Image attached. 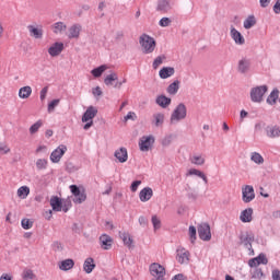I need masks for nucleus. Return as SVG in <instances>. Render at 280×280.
I'll list each match as a JSON object with an SVG mask.
<instances>
[{"label":"nucleus","mask_w":280,"mask_h":280,"mask_svg":"<svg viewBox=\"0 0 280 280\" xmlns=\"http://www.w3.org/2000/svg\"><path fill=\"white\" fill-rule=\"evenodd\" d=\"M32 95V86L26 85L19 90V98L20 100H27Z\"/></svg>","instance_id":"33"},{"label":"nucleus","mask_w":280,"mask_h":280,"mask_svg":"<svg viewBox=\"0 0 280 280\" xmlns=\"http://www.w3.org/2000/svg\"><path fill=\"white\" fill-rule=\"evenodd\" d=\"M82 32V25L81 24H73L68 28V33L67 36L68 38L71 39H75L78 40V38H80V34Z\"/></svg>","instance_id":"13"},{"label":"nucleus","mask_w":280,"mask_h":280,"mask_svg":"<svg viewBox=\"0 0 280 280\" xmlns=\"http://www.w3.org/2000/svg\"><path fill=\"white\" fill-rule=\"evenodd\" d=\"M160 27H170L172 25V19L170 18H162L159 22Z\"/></svg>","instance_id":"52"},{"label":"nucleus","mask_w":280,"mask_h":280,"mask_svg":"<svg viewBox=\"0 0 280 280\" xmlns=\"http://www.w3.org/2000/svg\"><path fill=\"white\" fill-rule=\"evenodd\" d=\"M230 36L232 40H234L235 45H246V38H244V35H242V33L237 31L234 26L230 27Z\"/></svg>","instance_id":"11"},{"label":"nucleus","mask_w":280,"mask_h":280,"mask_svg":"<svg viewBox=\"0 0 280 280\" xmlns=\"http://www.w3.org/2000/svg\"><path fill=\"white\" fill-rule=\"evenodd\" d=\"M272 279L273 280H280V270L279 269H275L272 271Z\"/></svg>","instance_id":"64"},{"label":"nucleus","mask_w":280,"mask_h":280,"mask_svg":"<svg viewBox=\"0 0 280 280\" xmlns=\"http://www.w3.org/2000/svg\"><path fill=\"white\" fill-rule=\"evenodd\" d=\"M62 32H67V25L63 22H57L54 24V33L62 34Z\"/></svg>","instance_id":"40"},{"label":"nucleus","mask_w":280,"mask_h":280,"mask_svg":"<svg viewBox=\"0 0 280 280\" xmlns=\"http://www.w3.org/2000/svg\"><path fill=\"white\" fill-rule=\"evenodd\" d=\"M268 93V85H259L250 90V100L256 104L264 102V96Z\"/></svg>","instance_id":"5"},{"label":"nucleus","mask_w":280,"mask_h":280,"mask_svg":"<svg viewBox=\"0 0 280 280\" xmlns=\"http://www.w3.org/2000/svg\"><path fill=\"white\" fill-rule=\"evenodd\" d=\"M119 237L120 240H122L125 246H127V248H132L135 244V241L132 240V236H130V234L128 232H119Z\"/></svg>","instance_id":"26"},{"label":"nucleus","mask_w":280,"mask_h":280,"mask_svg":"<svg viewBox=\"0 0 280 280\" xmlns=\"http://www.w3.org/2000/svg\"><path fill=\"white\" fill-rule=\"evenodd\" d=\"M58 266H59V270L67 272L69 270H72L73 266H75V261H73V259L71 258H68L59 261Z\"/></svg>","instance_id":"21"},{"label":"nucleus","mask_w":280,"mask_h":280,"mask_svg":"<svg viewBox=\"0 0 280 280\" xmlns=\"http://www.w3.org/2000/svg\"><path fill=\"white\" fill-rule=\"evenodd\" d=\"M155 104H158V106L161 108H167V106L172 104V98L161 94L155 98Z\"/></svg>","instance_id":"23"},{"label":"nucleus","mask_w":280,"mask_h":280,"mask_svg":"<svg viewBox=\"0 0 280 280\" xmlns=\"http://www.w3.org/2000/svg\"><path fill=\"white\" fill-rule=\"evenodd\" d=\"M250 161H253V163H256V165H264V156H261V154L257 152H252Z\"/></svg>","instance_id":"38"},{"label":"nucleus","mask_w":280,"mask_h":280,"mask_svg":"<svg viewBox=\"0 0 280 280\" xmlns=\"http://www.w3.org/2000/svg\"><path fill=\"white\" fill-rule=\"evenodd\" d=\"M264 278V271L259 268H255L252 271V279H261Z\"/></svg>","instance_id":"49"},{"label":"nucleus","mask_w":280,"mask_h":280,"mask_svg":"<svg viewBox=\"0 0 280 280\" xmlns=\"http://www.w3.org/2000/svg\"><path fill=\"white\" fill-rule=\"evenodd\" d=\"M189 176H198L199 178H201L203 180V183L207 185V183H209V179L207 178V175H205V173H202V171L198 170V168H190L186 174L185 177L189 178Z\"/></svg>","instance_id":"20"},{"label":"nucleus","mask_w":280,"mask_h":280,"mask_svg":"<svg viewBox=\"0 0 280 280\" xmlns=\"http://www.w3.org/2000/svg\"><path fill=\"white\" fill-rule=\"evenodd\" d=\"M165 121V114L158 113L153 115L152 125L155 126V128H161Z\"/></svg>","instance_id":"31"},{"label":"nucleus","mask_w":280,"mask_h":280,"mask_svg":"<svg viewBox=\"0 0 280 280\" xmlns=\"http://www.w3.org/2000/svg\"><path fill=\"white\" fill-rule=\"evenodd\" d=\"M266 135L269 139H279L280 138V127L278 125L267 126Z\"/></svg>","instance_id":"16"},{"label":"nucleus","mask_w":280,"mask_h":280,"mask_svg":"<svg viewBox=\"0 0 280 280\" xmlns=\"http://www.w3.org/2000/svg\"><path fill=\"white\" fill-rule=\"evenodd\" d=\"M179 89H180V81L175 80L173 83H171L166 88V92L168 93V95H176V93H178Z\"/></svg>","instance_id":"32"},{"label":"nucleus","mask_w":280,"mask_h":280,"mask_svg":"<svg viewBox=\"0 0 280 280\" xmlns=\"http://www.w3.org/2000/svg\"><path fill=\"white\" fill-rule=\"evenodd\" d=\"M70 191L74 196V198L78 197V195H80L82 192L80 190V187H78L77 185H71L70 186Z\"/></svg>","instance_id":"58"},{"label":"nucleus","mask_w":280,"mask_h":280,"mask_svg":"<svg viewBox=\"0 0 280 280\" xmlns=\"http://www.w3.org/2000/svg\"><path fill=\"white\" fill-rule=\"evenodd\" d=\"M175 73L176 70L173 67H163L160 70L159 75L161 80H167V78H172V75H174Z\"/></svg>","instance_id":"22"},{"label":"nucleus","mask_w":280,"mask_h":280,"mask_svg":"<svg viewBox=\"0 0 280 280\" xmlns=\"http://www.w3.org/2000/svg\"><path fill=\"white\" fill-rule=\"evenodd\" d=\"M27 30L30 32V36H32L33 38H36V39L43 38V28H38L34 25H28Z\"/></svg>","instance_id":"28"},{"label":"nucleus","mask_w":280,"mask_h":280,"mask_svg":"<svg viewBox=\"0 0 280 280\" xmlns=\"http://www.w3.org/2000/svg\"><path fill=\"white\" fill-rule=\"evenodd\" d=\"M257 25V20L255 19V15H249L243 23V27L245 30H250L252 27H255Z\"/></svg>","instance_id":"35"},{"label":"nucleus","mask_w":280,"mask_h":280,"mask_svg":"<svg viewBox=\"0 0 280 280\" xmlns=\"http://www.w3.org/2000/svg\"><path fill=\"white\" fill-rule=\"evenodd\" d=\"M69 209H71V201H66L62 203L61 207V211H63L65 213H67V211H69Z\"/></svg>","instance_id":"62"},{"label":"nucleus","mask_w":280,"mask_h":280,"mask_svg":"<svg viewBox=\"0 0 280 280\" xmlns=\"http://www.w3.org/2000/svg\"><path fill=\"white\" fill-rule=\"evenodd\" d=\"M58 104H60V100L59 98H56V100L51 101L48 104V113H54V110H56V106H58Z\"/></svg>","instance_id":"54"},{"label":"nucleus","mask_w":280,"mask_h":280,"mask_svg":"<svg viewBox=\"0 0 280 280\" xmlns=\"http://www.w3.org/2000/svg\"><path fill=\"white\" fill-rule=\"evenodd\" d=\"M198 235L202 242H211V226L209 223H201L197 226Z\"/></svg>","instance_id":"6"},{"label":"nucleus","mask_w":280,"mask_h":280,"mask_svg":"<svg viewBox=\"0 0 280 280\" xmlns=\"http://www.w3.org/2000/svg\"><path fill=\"white\" fill-rule=\"evenodd\" d=\"M129 119L131 121H136L137 120V114L135 112H129L125 117H124V121H129Z\"/></svg>","instance_id":"57"},{"label":"nucleus","mask_w":280,"mask_h":280,"mask_svg":"<svg viewBox=\"0 0 280 280\" xmlns=\"http://www.w3.org/2000/svg\"><path fill=\"white\" fill-rule=\"evenodd\" d=\"M190 163H191L192 165H199V166H201V165H203V164L206 163V160H205V158H203L202 155H192V156L190 158Z\"/></svg>","instance_id":"41"},{"label":"nucleus","mask_w":280,"mask_h":280,"mask_svg":"<svg viewBox=\"0 0 280 280\" xmlns=\"http://www.w3.org/2000/svg\"><path fill=\"white\" fill-rule=\"evenodd\" d=\"M67 152V145L61 144L59 145L55 151L50 154V161L52 163H60V159L65 156V153Z\"/></svg>","instance_id":"12"},{"label":"nucleus","mask_w":280,"mask_h":280,"mask_svg":"<svg viewBox=\"0 0 280 280\" xmlns=\"http://www.w3.org/2000/svg\"><path fill=\"white\" fill-rule=\"evenodd\" d=\"M165 60H167V57L165 55H160L158 56L154 60H153V69H159V67H161V65H163V62H165Z\"/></svg>","instance_id":"42"},{"label":"nucleus","mask_w":280,"mask_h":280,"mask_svg":"<svg viewBox=\"0 0 280 280\" xmlns=\"http://www.w3.org/2000/svg\"><path fill=\"white\" fill-rule=\"evenodd\" d=\"M117 80H119V77L117 75L116 72H110L109 74H107L104 79V84L105 86H114L115 84L114 82H117Z\"/></svg>","instance_id":"29"},{"label":"nucleus","mask_w":280,"mask_h":280,"mask_svg":"<svg viewBox=\"0 0 280 280\" xmlns=\"http://www.w3.org/2000/svg\"><path fill=\"white\" fill-rule=\"evenodd\" d=\"M10 147L5 142H0V154H9Z\"/></svg>","instance_id":"56"},{"label":"nucleus","mask_w":280,"mask_h":280,"mask_svg":"<svg viewBox=\"0 0 280 280\" xmlns=\"http://www.w3.org/2000/svg\"><path fill=\"white\" fill-rule=\"evenodd\" d=\"M176 259L178 264H189V252L185 248L177 249Z\"/></svg>","instance_id":"17"},{"label":"nucleus","mask_w":280,"mask_h":280,"mask_svg":"<svg viewBox=\"0 0 280 280\" xmlns=\"http://www.w3.org/2000/svg\"><path fill=\"white\" fill-rule=\"evenodd\" d=\"M256 258H257L258 265L262 264L264 266H266L268 264V258L264 254H260Z\"/></svg>","instance_id":"59"},{"label":"nucleus","mask_w":280,"mask_h":280,"mask_svg":"<svg viewBox=\"0 0 280 280\" xmlns=\"http://www.w3.org/2000/svg\"><path fill=\"white\" fill-rule=\"evenodd\" d=\"M50 207L52 211H62V199H60L58 196H52L50 198Z\"/></svg>","instance_id":"27"},{"label":"nucleus","mask_w":280,"mask_h":280,"mask_svg":"<svg viewBox=\"0 0 280 280\" xmlns=\"http://www.w3.org/2000/svg\"><path fill=\"white\" fill-rule=\"evenodd\" d=\"M196 185V179H187L185 190L188 194V198H196L194 195V186Z\"/></svg>","instance_id":"34"},{"label":"nucleus","mask_w":280,"mask_h":280,"mask_svg":"<svg viewBox=\"0 0 280 280\" xmlns=\"http://www.w3.org/2000/svg\"><path fill=\"white\" fill-rule=\"evenodd\" d=\"M18 196H19V198H22V200H25V198H27V196H30V187L21 186L18 189Z\"/></svg>","instance_id":"39"},{"label":"nucleus","mask_w":280,"mask_h":280,"mask_svg":"<svg viewBox=\"0 0 280 280\" xmlns=\"http://www.w3.org/2000/svg\"><path fill=\"white\" fill-rule=\"evenodd\" d=\"M172 141H174V135H167L161 140V144L163 148H170L172 145Z\"/></svg>","instance_id":"43"},{"label":"nucleus","mask_w":280,"mask_h":280,"mask_svg":"<svg viewBox=\"0 0 280 280\" xmlns=\"http://www.w3.org/2000/svg\"><path fill=\"white\" fill-rule=\"evenodd\" d=\"M158 12H170L172 10V4L170 0H160L156 7Z\"/></svg>","instance_id":"30"},{"label":"nucleus","mask_w":280,"mask_h":280,"mask_svg":"<svg viewBox=\"0 0 280 280\" xmlns=\"http://www.w3.org/2000/svg\"><path fill=\"white\" fill-rule=\"evenodd\" d=\"M100 242L103 250H110L113 248V237H110V235H101Z\"/></svg>","instance_id":"15"},{"label":"nucleus","mask_w":280,"mask_h":280,"mask_svg":"<svg viewBox=\"0 0 280 280\" xmlns=\"http://www.w3.org/2000/svg\"><path fill=\"white\" fill-rule=\"evenodd\" d=\"M75 205H82V202L86 201V192L81 191L78 197L72 199Z\"/></svg>","instance_id":"45"},{"label":"nucleus","mask_w":280,"mask_h":280,"mask_svg":"<svg viewBox=\"0 0 280 280\" xmlns=\"http://www.w3.org/2000/svg\"><path fill=\"white\" fill-rule=\"evenodd\" d=\"M83 270L86 275H91L95 270V259L89 257L84 260Z\"/></svg>","instance_id":"25"},{"label":"nucleus","mask_w":280,"mask_h":280,"mask_svg":"<svg viewBox=\"0 0 280 280\" xmlns=\"http://www.w3.org/2000/svg\"><path fill=\"white\" fill-rule=\"evenodd\" d=\"M108 69V66L102 65L97 68H94L91 73L94 78H102V73Z\"/></svg>","instance_id":"37"},{"label":"nucleus","mask_w":280,"mask_h":280,"mask_svg":"<svg viewBox=\"0 0 280 280\" xmlns=\"http://www.w3.org/2000/svg\"><path fill=\"white\" fill-rule=\"evenodd\" d=\"M52 249L55 250V253H62V250L65 249V247L62 246V243L55 241L52 243Z\"/></svg>","instance_id":"55"},{"label":"nucleus","mask_w":280,"mask_h":280,"mask_svg":"<svg viewBox=\"0 0 280 280\" xmlns=\"http://www.w3.org/2000/svg\"><path fill=\"white\" fill-rule=\"evenodd\" d=\"M65 49V44L62 43H55L48 48V54L52 58H56V56H60Z\"/></svg>","instance_id":"14"},{"label":"nucleus","mask_w":280,"mask_h":280,"mask_svg":"<svg viewBox=\"0 0 280 280\" xmlns=\"http://www.w3.org/2000/svg\"><path fill=\"white\" fill-rule=\"evenodd\" d=\"M21 224H22V229L27 231L32 229V226H34V221H32L31 219H23Z\"/></svg>","instance_id":"47"},{"label":"nucleus","mask_w":280,"mask_h":280,"mask_svg":"<svg viewBox=\"0 0 280 280\" xmlns=\"http://www.w3.org/2000/svg\"><path fill=\"white\" fill-rule=\"evenodd\" d=\"M277 100H279V90L275 89L267 97V104H270L272 106L277 104Z\"/></svg>","instance_id":"36"},{"label":"nucleus","mask_w":280,"mask_h":280,"mask_svg":"<svg viewBox=\"0 0 280 280\" xmlns=\"http://www.w3.org/2000/svg\"><path fill=\"white\" fill-rule=\"evenodd\" d=\"M151 222L153 224L154 231H159V229H161V219H159V217L153 215Z\"/></svg>","instance_id":"51"},{"label":"nucleus","mask_w":280,"mask_h":280,"mask_svg":"<svg viewBox=\"0 0 280 280\" xmlns=\"http://www.w3.org/2000/svg\"><path fill=\"white\" fill-rule=\"evenodd\" d=\"M114 156L119 163H126V161H128V149L121 147L115 151Z\"/></svg>","instance_id":"18"},{"label":"nucleus","mask_w":280,"mask_h":280,"mask_svg":"<svg viewBox=\"0 0 280 280\" xmlns=\"http://www.w3.org/2000/svg\"><path fill=\"white\" fill-rule=\"evenodd\" d=\"M152 196H154V191L150 187H144L140 192H139V198L141 202H148L149 200L152 199Z\"/></svg>","instance_id":"19"},{"label":"nucleus","mask_w":280,"mask_h":280,"mask_svg":"<svg viewBox=\"0 0 280 280\" xmlns=\"http://www.w3.org/2000/svg\"><path fill=\"white\" fill-rule=\"evenodd\" d=\"M36 276L34 275V271L32 269H25L22 273V279L24 280H34Z\"/></svg>","instance_id":"44"},{"label":"nucleus","mask_w":280,"mask_h":280,"mask_svg":"<svg viewBox=\"0 0 280 280\" xmlns=\"http://www.w3.org/2000/svg\"><path fill=\"white\" fill-rule=\"evenodd\" d=\"M188 233H189L191 244H196V233H197L196 226L190 225Z\"/></svg>","instance_id":"48"},{"label":"nucleus","mask_w":280,"mask_h":280,"mask_svg":"<svg viewBox=\"0 0 280 280\" xmlns=\"http://www.w3.org/2000/svg\"><path fill=\"white\" fill-rule=\"evenodd\" d=\"M183 119H187V106L185 103H179L171 115V126L178 124V121H183Z\"/></svg>","instance_id":"3"},{"label":"nucleus","mask_w":280,"mask_h":280,"mask_svg":"<svg viewBox=\"0 0 280 280\" xmlns=\"http://www.w3.org/2000/svg\"><path fill=\"white\" fill-rule=\"evenodd\" d=\"M92 95H94L95 100H100L104 95V92L102 91V88L96 86L92 89Z\"/></svg>","instance_id":"50"},{"label":"nucleus","mask_w":280,"mask_h":280,"mask_svg":"<svg viewBox=\"0 0 280 280\" xmlns=\"http://www.w3.org/2000/svg\"><path fill=\"white\" fill-rule=\"evenodd\" d=\"M149 272L155 279H165V267L159 262H153L149 267Z\"/></svg>","instance_id":"7"},{"label":"nucleus","mask_w":280,"mask_h":280,"mask_svg":"<svg viewBox=\"0 0 280 280\" xmlns=\"http://www.w3.org/2000/svg\"><path fill=\"white\" fill-rule=\"evenodd\" d=\"M48 91H49L48 86H45V88L42 89L40 95H39V98H40L42 102H44V100L47 97Z\"/></svg>","instance_id":"60"},{"label":"nucleus","mask_w":280,"mask_h":280,"mask_svg":"<svg viewBox=\"0 0 280 280\" xmlns=\"http://www.w3.org/2000/svg\"><path fill=\"white\" fill-rule=\"evenodd\" d=\"M255 198V188L252 185H245L242 187V200L245 205L253 202Z\"/></svg>","instance_id":"8"},{"label":"nucleus","mask_w":280,"mask_h":280,"mask_svg":"<svg viewBox=\"0 0 280 280\" xmlns=\"http://www.w3.org/2000/svg\"><path fill=\"white\" fill-rule=\"evenodd\" d=\"M139 44L141 46V51L144 55L154 54V49H156V40L148 34H142L139 37Z\"/></svg>","instance_id":"2"},{"label":"nucleus","mask_w":280,"mask_h":280,"mask_svg":"<svg viewBox=\"0 0 280 280\" xmlns=\"http://www.w3.org/2000/svg\"><path fill=\"white\" fill-rule=\"evenodd\" d=\"M154 136H143L139 141L141 152H150L152 145H154Z\"/></svg>","instance_id":"9"},{"label":"nucleus","mask_w":280,"mask_h":280,"mask_svg":"<svg viewBox=\"0 0 280 280\" xmlns=\"http://www.w3.org/2000/svg\"><path fill=\"white\" fill-rule=\"evenodd\" d=\"M236 71L242 75H246V73L250 71V59H248V57L241 58L237 62Z\"/></svg>","instance_id":"10"},{"label":"nucleus","mask_w":280,"mask_h":280,"mask_svg":"<svg viewBox=\"0 0 280 280\" xmlns=\"http://www.w3.org/2000/svg\"><path fill=\"white\" fill-rule=\"evenodd\" d=\"M36 167H37V170H46L47 168V160L38 159L36 161Z\"/></svg>","instance_id":"53"},{"label":"nucleus","mask_w":280,"mask_h":280,"mask_svg":"<svg viewBox=\"0 0 280 280\" xmlns=\"http://www.w3.org/2000/svg\"><path fill=\"white\" fill-rule=\"evenodd\" d=\"M273 12L275 14H280V0H277L273 5Z\"/></svg>","instance_id":"63"},{"label":"nucleus","mask_w":280,"mask_h":280,"mask_svg":"<svg viewBox=\"0 0 280 280\" xmlns=\"http://www.w3.org/2000/svg\"><path fill=\"white\" fill-rule=\"evenodd\" d=\"M95 117H97V107L89 106L81 118V121L85 124L83 130H89L93 126Z\"/></svg>","instance_id":"4"},{"label":"nucleus","mask_w":280,"mask_h":280,"mask_svg":"<svg viewBox=\"0 0 280 280\" xmlns=\"http://www.w3.org/2000/svg\"><path fill=\"white\" fill-rule=\"evenodd\" d=\"M241 222L248 223L253 222V208H247L241 212Z\"/></svg>","instance_id":"24"},{"label":"nucleus","mask_w":280,"mask_h":280,"mask_svg":"<svg viewBox=\"0 0 280 280\" xmlns=\"http://www.w3.org/2000/svg\"><path fill=\"white\" fill-rule=\"evenodd\" d=\"M253 242H255V234L253 232H241L238 236V244L247 250V255H255V249H253Z\"/></svg>","instance_id":"1"},{"label":"nucleus","mask_w":280,"mask_h":280,"mask_svg":"<svg viewBox=\"0 0 280 280\" xmlns=\"http://www.w3.org/2000/svg\"><path fill=\"white\" fill-rule=\"evenodd\" d=\"M42 126H43V120H37L34 125L30 127V133L36 135V132H38Z\"/></svg>","instance_id":"46"},{"label":"nucleus","mask_w":280,"mask_h":280,"mask_svg":"<svg viewBox=\"0 0 280 280\" xmlns=\"http://www.w3.org/2000/svg\"><path fill=\"white\" fill-rule=\"evenodd\" d=\"M139 185H141V180H135L132 182L130 189L131 191L135 194V191H137L139 189Z\"/></svg>","instance_id":"61"}]
</instances>
